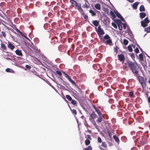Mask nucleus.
I'll use <instances>...</instances> for the list:
<instances>
[{
    "label": "nucleus",
    "mask_w": 150,
    "mask_h": 150,
    "mask_svg": "<svg viewBox=\"0 0 150 150\" xmlns=\"http://www.w3.org/2000/svg\"><path fill=\"white\" fill-rule=\"evenodd\" d=\"M138 66L137 64L132 63V72L134 74V75L136 76L140 83H142L144 82V78L139 76L138 74V71L139 70Z\"/></svg>",
    "instance_id": "1"
},
{
    "label": "nucleus",
    "mask_w": 150,
    "mask_h": 150,
    "mask_svg": "<svg viewBox=\"0 0 150 150\" xmlns=\"http://www.w3.org/2000/svg\"><path fill=\"white\" fill-rule=\"evenodd\" d=\"M95 28L99 38L100 39H102L103 35L105 33L103 29L101 28V26L100 25H99L98 28L96 27Z\"/></svg>",
    "instance_id": "2"
},
{
    "label": "nucleus",
    "mask_w": 150,
    "mask_h": 150,
    "mask_svg": "<svg viewBox=\"0 0 150 150\" xmlns=\"http://www.w3.org/2000/svg\"><path fill=\"white\" fill-rule=\"evenodd\" d=\"M150 22L147 17H146L143 20L141 21V25L144 28L148 25V24Z\"/></svg>",
    "instance_id": "3"
},
{
    "label": "nucleus",
    "mask_w": 150,
    "mask_h": 150,
    "mask_svg": "<svg viewBox=\"0 0 150 150\" xmlns=\"http://www.w3.org/2000/svg\"><path fill=\"white\" fill-rule=\"evenodd\" d=\"M118 59L120 61H123L125 59V57L122 54H120L118 55Z\"/></svg>",
    "instance_id": "4"
},
{
    "label": "nucleus",
    "mask_w": 150,
    "mask_h": 150,
    "mask_svg": "<svg viewBox=\"0 0 150 150\" xmlns=\"http://www.w3.org/2000/svg\"><path fill=\"white\" fill-rule=\"evenodd\" d=\"M8 47L11 50H13L15 48V46L11 42H8Z\"/></svg>",
    "instance_id": "5"
},
{
    "label": "nucleus",
    "mask_w": 150,
    "mask_h": 150,
    "mask_svg": "<svg viewBox=\"0 0 150 150\" xmlns=\"http://www.w3.org/2000/svg\"><path fill=\"white\" fill-rule=\"evenodd\" d=\"M30 47L35 52L38 53L39 52V50L38 49V48L33 45H31Z\"/></svg>",
    "instance_id": "6"
},
{
    "label": "nucleus",
    "mask_w": 150,
    "mask_h": 150,
    "mask_svg": "<svg viewBox=\"0 0 150 150\" xmlns=\"http://www.w3.org/2000/svg\"><path fill=\"white\" fill-rule=\"evenodd\" d=\"M76 4V7L79 10V11L81 10V11L83 12V10L81 8V4L79 3H77L76 2V3H75Z\"/></svg>",
    "instance_id": "7"
},
{
    "label": "nucleus",
    "mask_w": 150,
    "mask_h": 150,
    "mask_svg": "<svg viewBox=\"0 0 150 150\" xmlns=\"http://www.w3.org/2000/svg\"><path fill=\"white\" fill-rule=\"evenodd\" d=\"M5 21H4V22L7 25L11 23V20L7 17H6V18H5Z\"/></svg>",
    "instance_id": "8"
},
{
    "label": "nucleus",
    "mask_w": 150,
    "mask_h": 150,
    "mask_svg": "<svg viewBox=\"0 0 150 150\" xmlns=\"http://www.w3.org/2000/svg\"><path fill=\"white\" fill-rule=\"evenodd\" d=\"M110 38V37L109 36V35L108 34H106L104 36L103 38H102V39H101L102 40L103 42H104L105 41V40H108Z\"/></svg>",
    "instance_id": "9"
},
{
    "label": "nucleus",
    "mask_w": 150,
    "mask_h": 150,
    "mask_svg": "<svg viewBox=\"0 0 150 150\" xmlns=\"http://www.w3.org/2000/svg\"><path fill=\"white\" fill-rule=\"evenodd\" d=\"M116 14L117 16L120 18L122 21H124V18L118 12L116 13Z\"/></svg>",
    "instance_id": "10"
},
{
    "label": "nucleus",
    "mask_w": 150,
    "mask_h": 150,
    "mask_svg": "<svg viewBox=\"0 0 150 150\" xmlns=\"http://www.w3.org/2000/svg\"><path fill=\"white\" fill-rule=\"evenodd\" d=\"M139 4V2H136L135 3H134L132 5V7L134 9H136L137 8V6Z\"/></svg>",
    "instance_id": "11"
},
{
    "label": "nucleus",
    "mask_w": 150,
    "mask_h": 150,
    "mask_svg": "<svg viewBox=\"0 0 150 150\" xmlns=\"http://www.w3.org/2000/svg\"><path fill=\"white\" fill-rule=\"evenodd\" d=\"M99 117L98 119L96 120V122L98 123H100L102 121V117H104V116L103 115H98Z\"/></svg>",
    "instance_id": "12"
},
{
    "label": "nucleus",
    "mask_w": 150,
    "mask_h": 150,
    "mask_svg": "<svg viewBox=\"0 0 150 150\" xmlns=\"http://www.w3.org/2000/svg\"><path fill=\"white\" fill-rule=\"evenodd\" d=\"M90 116L93 119H94L96 118V117L97 116L96 114L94 112H93L91 114Z\"/></svg>",
    "instance_id": "13"
},
{
    "label": "nucleus",
    "mask_w": 150,
    "mask_h": 150,
    "mask_svg": "<svg viewBox=\"0 0 150 150\" xmlns=\"http://www.w3.org/2000/svg\"><path fill=\"white\" fill-rule=\"evenodd\" d=\"M16 53L18 55L21 56L23 55L21 51L19 50H17L15 51Z\"/></svg>",
    "instance_id": "14"
},
{
    "label": "nucleus",
    "mask_w": 150,
    "mask_h": 150,
    "mask_svg": "<svg viewBox=\"0 0 150 150\" xmlns=\"http://www.w3.org/2000/svg\"><path fill=\"white\" fill-rule=\"evenodd\" d=\"M146 13L144 12H141L139 14L140 17L142 19L144 18L146 16Z\"/></svg>",
    "instance_id": "15"
},
{
    "label": "nucleus",
    "mask_w": 150,
    "mask_h": 150,
    "mask_svg": "<svg viewBox=\"0 0 150 150\" xmlns=\"http://www.w3.org/2000/svg\"><path fill=\"white\" fill-rule=\"evenodd\" d=\"M104 42L106 44H109L110 45L112 43V41L110 39V38L109 39V40H107L106 41H105Z\"/></svg>",
    "instance_id": "16"
},
{
    "label": "nucleus",
    "mask_w": 150,
    "mask_h": 150,
    "mask_svg": "<svg viewBox=\"0 0 150 150\" xmlns=\"http://www.w3.org/2000/svg\"><path fill=\"white\" fill-rule=\"evenodd\" d=\"M101 5L99 3L96 4L94 6L98 10H100L101 9Z\"/></svg>",
    "instance_id": "17"
},
{
    "label": "nucleus",
    "mask_w": 150,
    "mask_h": 150,
    "mask_svg": "<svg viewBox=\"0 0 150 150\" xmlns=\"http://www.w3.org/2000/svg\"><path fill=\"white\" fill-rule=\"evenodd\" d=\"M100 66L98 64H94L93 65V68L95 70H98Z\"/></svg>",
    "instance_id": "18"
},
{
    "label": "nucleus",
    "mask_w": 150,
    "mask_h": 150,
    "mask_svg": "<svg viewBox=\"0 0 150 150\" xmlns=\"http://www.w3.org/2000/svg\"><path fill=\"white\" fill-rule=\"evenodd\" d=\"M16 31H17V32L18 33H19L20 34L22 35V36H23V37H24L25 38H27V39H28V38H27L26 36L25 35H24L23 34V33L21 32L18 29L16 28Z\"/></svg>",
    "instance_id": "19"
},
{
    "label": "nucleus",
    "mask_w": 150,
    "mask_h": 150,
    "mask_svg": "<svg viewBox=\"0 0 150 150\" xmlns=\"http://www.w3.org/2000/svg\"><path fill=\"white\" fill-rule=\"evenodd\" d=\"M16 31H17V32L18 33H19L20 34L22 35V36H23V37H24L25 38H27V39H28V38H27L26 36L25 35H24L23 34V33L21 32L18 29L16 28Z\"/></svg>",
    "instance_id": "20"
},
{
    "label": "nucleus",
    "mask_w": 150,
    "mask_h": 150,
    "mask_svg": "<svg viewBox=\"0 0 150 150\" xmlns=\"http://www.w3.org/2000/svg\"><path fill=\"white\" fill-rule=\"evenodd\" d=\"M92 23L96 26H97L99 24V22L96 20L93 21L92 22Z\"/></svg>",
    "instance_id": "21"
},
{
    "label": "nucleus",
    "mask_w": 150,
    "mask_h": 150,
    "mask_svg": "<svg viewBox=\"0 0 150 150\" xmlns=\"http://www.w3.org/2000/svg\"><path fill=\"white\" fill-rule=\"evenodd\" d=\"M110 15L112 16V19H114L115 18L116 16L115 14V13H114V12L112 11H110Z\"/></svg>",
    "instance_id": "22"
},
{
    "label": "nucleus",
    "mask_w": 150,
    "mask_h": 150,
    "mask_svg": "<svg viewBox=\"0 0 150 150\" xmlns=\"http://www.w3.org/2000/svg\"><path fill=\"white\" fill-rule=\"evenodd\" d=\"M139 9L140 11H145V8L143 5L140 6Z\"/></svg>",
    "instance_id": "23"
},
{
    "label": "nucleus",
    "mask_w": 150,
    "mask_h": 150,
    "mask_svg": "<svg viewBox=\"0 0 150 150\" xmlns=\"http://www.w3.org/2000/svg\"><path fill=\"white\" fill-rule=\"evenodd\" d=\"M1 48L3 49V50H6V47L5 45L3 43L1 44Z\"/></svg>",
    "instance_id": "24"
},
{
    "label": "nucleus",
    "mask_w": 150,
    "mask_h": 150,
    "mask_svg": "<svg viewBox=\"0 0 150 150\" xmlns=\"http://www.w3.org/2000/svg\"><path fill=\"white\" fill-rule=\"evenodd\" d=\"M6 71L7 72L14 73V71L13 70L9 68H7L6 69Z\"/></svg>",
    "instance_id": "25"
},
{
    "label": "nucleus",
    "mask_w": 150,
    "mask_h": 150,
    "mask_svg": "<svg viewBox=\"0 0 150 150\" xmlns=\"http://www.w3.org/2000/svg\"><path fill=\"white\" fill-rule=\"evenodd\" d=\"M133 42L134 43L135 45L132 44V47H133L134 49L135 48V46L136 44L137 43L136 41L134 39L132 38V42Z\"/></svg>",
    "instance_id": "26"
},
{
    "label": "nucleus",
    "mask_w": 150,
    "mask_h": 150,
    "mask_svg": "<svg viewBox=\"0 0 150 150\" xmlns=\"http://www.w3.org/2000/svg\"><path fill=\"white\" fill-rule=\"evenodd\" d=\"M113 137L116 142H119V139L117 136H116V135H114L113 136Z\"/></svg>",
    "instance_id": "27"
},
{
    "label": "nucleus",
    "mask_w": 150,
    "mask_h": 150,
    "mask_svg": "<svg viewBox=\"0 0 150 150\" xmlns=\"http://www.w3.org/2000/svg\"><path fill=\"white\" fill-rule=\"evenodd\" d=\"M67 79L72 84L74 85H76V84L75 81H73V80L70 77H69Z\"/></svg>",
    "instance_id": "28"
},
{
    "label": "nucleus",
    "mask_w": 150,
    "mask_h": 150,
    "mask_svg": "<svg viewBox=\"0 0 150 150\" xmlns=\"http://www.w3.org/2000/svg\"><path fill=\"white\" fill-rule=\"evenodd\" d=\"M67 79L72 84L74 85H76V84L75 81H73V80L70 77H69Z\"/></svg>",
    "instance_id": "29"
},
{
    "label": "nucleus",
    "mask_w": 150,
    "mask_h": 150,
    "mask_svg": "<svg viewBox=\"0 0 150 150\" xmlns=\"http://www.w3.org/2000/svg\"><path fill=\"white\" fill-rule=\"evenodd\" d=\"M67 79L72 84L74 85H76V84L75 81H73V80L70 77H69Z\"/></svg>",
    "instance_id": "30"
},
{
    "label": "nucleus",
    "mask_w": 150,
    "mask_h": 150,
    "mask_svg": "<svg viewBox=\"0 0 150 150\" xmlns=\"http://www.w3.org/2000/svg\"><path fill=\"white\" fill-rule=\"evenodd\" d=\"M67 79L72 84L74 85H76V84L75 81H73V80L70 77H69Z\"/></svg>",
    "instance_id": "31"
},
{
    "label": "nucleus",
    "mask_w": 150,
    "mask_h": 150,
    "mask_svg": "<svg viewBox=\"0 0 150 150\" xmlns=\"http://www.w3.org/2000/svg\"><path fill=\"white\" fill-rule=\"evenodd\" d=\"M89 12L91 13L92 16H95L96 15V13L92 10H90L89 11Z\"/></svg>",
    "instance_id": "32"
},
{
    "label": "nucleus",
    "mask_w": 150,
    "mask_h": 150,
    "mask_svg": "<svg viewBox=\"0 0 150 150\" xmlns=\"http://www.w3.org/2000/svg\"><path fill=\"white\" fill-rule=\"evenodd\" d=\"M144 31L148 33L150 32V26L147 27L144 29Z\"/></svg>",
    "instance_id": "33"
},
{
    "label": "nucleus",
    "mask_w": 150,
    "mask_h": 150,
    "mask_svg": "<svg viewBox=\"0 0 150 150\" xmlns=\"http://www.w3.org/2000/svg\"><path fill=\"white\" fill-rule=\"evenodd\" d=\"M90 143V141L88 139H86L85 141V144L86 145L88 146Z\"/></svg>",
    "instance_id": "34"
},
{
    "label": "nucleus",
    "mask_w": 150,
    "mask_h": 150,
    "mask_svg": "<svg viewBox=\"0 0 150 150\" xmlns=\"http://www.w3.org/2000/svg\"><path fill=\"white\" fill-rule=\"evenodd\" d=\"M66 97L69 101H70L72 100V98L69 95H66Z\"/></svg>",
    "instance_id": "35"
},
{
    "label": "nucleus",
    "mask_w": 150,
    "mask_h": 150,
    "mask_svg": "<svg viewBox=\"0 0 150 150\" xmlns=\"http://www.w3.org/2000/svg\"><path fill=\"white\" fill-rule=\"evenodd\" d=\"M96 111L98 114V115H102L100 110L98 109V108L96 110Z\"/></svg>",
    "instance_id": "36"
},
{
    "label": "nucleus",
    "mask_w": 150,
    "mask_h": 150,
    "mask_svg": "<svg viewBox=\"0 0 150 150\" xmlns=\"http://www.w3.org/2000/svg\"><path fill=\"white\" fill-rule=\"evenodd\" d=\"M139 57L141 60H143L144 59V57L142 54H139Z\"/></svg>",
    "instance_id": "37"
},
{
    "label": "nucleus",
    "mask_w": 150,
    "mask_h": 150,
    "mask_svg": "<svg viewBox=\"0 0 150 150\" xmlns=\"http://www.w3.org/2000/svg\"><path fill=\"white\" fill-rule=\"evenodd\" d=\"M101 146L104 148H106L107 147V144L105 142H102L101 144Z\"/></svg>",
    "instance_id": "38"
},
{
    "label": "nucleus",
    "mask_w": 150,
    "mask_h": 150,
    "mask_svg": "<svg viewBox=\"0 0 150 150\" xmlns=\"http://www.w3.org/2000/svg\"><path fill=\"white\" fill-rule=\"evenodd\" d=\"M71 104H72L73 105H75L76 104L77 102L76 101L74 100H71Z\"/></svg>",
    "instance_id": "39"
},
{
    "label": "nucleus",
    "mask_w": 150,
    "mask_h": 150,
    "mask_svg": "<svg viewBox=\"0 0 150 150\" xmlns=\"http://www.w3.org/2000/svg\"><path fill=\"white\" fill-rule=\"evenodd\" d=\"M128 43V40L126 39L123 40V43L125 45H127Z\"/></svg>",
    "instance_id": "40"
},
{
    "label": "nucleus",
    "mask_w": 150,
    "mask_h": 150,
    "mask_svg": "<svg viewBox=\"0 0 150 150\" xmlns=\"http://www.w3.org/2000/svg\"><path fill=\"white\" fill-rule=\"evenodd\" d=\"M119 20V21L121 23V25L122 24L123 25L124 29H125L126 28V24H125V23H122L120 20Z\"/></svg>",
    "instance_id": "41"
},
{
    "label": "nucleus",
    "mask_w": 150,
    "mask_h": 150,
    "mask_svg": "<svg viewBox=\"0 0 150 150\" xmlns=\"http://www.w3.org/2000/svg\"><path fill=\"white\" fill-rule=\"evenodd\" d=\"M71 111L72 113L73 114L76 115L77 114V112L75 109H73L71 110Z\"/></svg>",
    "instance_id": "42"
},
{
    "label": "nucleus",
    "mask_w": 150,
    "mask_h": 150,
    "mask_svg": "<svg viewBox=\"0 0 150 150\" xmlns=\"http://www.w3.org/2000/svg\"><path fill=\"white\" fill-rule=\"evenodd\" d=\"M92 147L91 146H88L87 147L84 149V150H92Z\"/></svg>",
    "instance_id": "43"
},
{
    "label": "nucleus",
    "mask_w": 150,
    "mask_h": 150,
    "mask_svg": "<svg viewBox=\"0 0 150 150\" xmlns=\"http://www.w3.org/2000/svg\"><path fill=\"white\" fill-rule=\"evenodd\" d=\"M82 7L84 8H87L89 7V5L87 4L86 3H85L84 4H83V5Z\"/></svg>",
    "instance_id": "44"
},
{
    "label": "nucleus",
    "mask_w": 150,
    "mask_h": 150,
    "mask_svg": "<svg viewBox=\"0 0 150 150\" xmlns=\"http://www.w3.org/2000/svg\"><path fill=\"white\" fill-rule=\"evenodd\" d=\"M118 49L119 48L117 46H116L114 48V51L116 52V54H117V51Z\"/></svg>",
    "instance_id": "45"
},
{
    "label": "nucleus",
    "mask_w": 150,
    "mask_h": 150,
    "mask_svg": "<svg viewBox=\"0 0 150 150\" xmlns=\"http://www.w3.org/2000/svg\"><path fill=\"white\" fill-rule=\"evenodd\" d=\"M82 15L83 16L84 18L85 19H88V16L86 15L83 12V13L82 14Z\"/></svg>",
    "instance_id": "46"
},
{
    "label": "nucleus",
    "mask_w": 150,
    "mask_h": 150,
    "mask_svg": "<svg viewBox=\"0 0 150 150\" xmlns=\"http://www.w3.org/2000/svg\"><path fill=\"white\" fill-rule=\"evenodd\" d=\"M112 25L115 28L117 29V25L115 23H112Z\"/></svg>",
    "instance_id": "47"
},
{
    "label": "nucleus",
    "mask_w": 150,
    "mask_h": 150,
    "mask_svg": "<svg viewBox=\"0 0 150 150\" xmlns=\"http://www.w3.org/2000/svg\"><path fill=\"white\" fill-rule=\"evenodd\" d=\"M98 142L99 143H100L102 142L101 139L100 137H98Z\"/></svg>",
    "instance_id": "48"
},
{
    "label": "nucleus",
    "mask_w": 150,
    "mask_h": 150,
    "mask_svg": "<svg viewBox=\"0 0 150 150\" xmlns=\"http://www.w3.org/2000/svg\"><path fill=\"white\" fill-rule=\"evenodd\" d=\"M1 33L2 34V35H3V36L5 38L6 36V34L5 32L4 31H2Z\"/></svg>",
    "instance_id": "49"
},
{
    "label": "nucleus",
    "mask_w": 150,
    "mask_h": 150,
    "mask_svg": "<svg viewBox=\"0 0 150 150\" xmlns=\"http://www.w3.org/2000/svg\"><path fill=\"white\" fill-rule=\"evenodd\" d=\"M127 49L129 51L131 52V45H129L127 47Z\"/></svg>",
    "instance_id": "50"
},
{
    "label": "nucleus",
    "mask_w": 150,
    "mask_h": 150,
    "mask_svg": "<svg viewBox=\"0 0 150 150\" xmlns=\"http://www.w3.org/2000/svg\"><path fill=\"white\" fill-rule=\"evenodd\" d=\"M56 72L57 74H58L59 76H61L62 75V73L60 71H57Z\"/></svg>",
    "instance_id": "51"
},
{
    "label": "nucleus",
    "mask_w": 150,
    "mask_h": 150,
    "mask_svg": "<svg viewBox=\"0 0 150 150\" xmlns=\"http://www.w3.org/2000/svg\"><path fill=\"white\" fill-rule=\"evenodd\" d=\"M118 28L120 30H122V25H120V24H118Z\"/></svg>",
    "instance_id": "52"
},
{
    "label": "nucleus",
    "mask_w": 150,
    "mask_h": 150,
    "mask_svg": "<svg viewBox=\"0 0 150 150\" xmlns=\"http://www.w3.org/2000/svg\"><path fill=\"white\" fill-rule=\"evenodd\" d=\"M25 67L28 70L30 69L31 68V67L28 65H26Z\"/></svg>",
    "instance_id": "53"
},
{
    "label": "nucleus",
    "mask_w": 150,
    "mask_h": 150,
    "mask_svg": "<svg viewBox=\"0 0 150 150\" xmlns=\"http://www.w3.org/2000/svg\"><path fill=\"white\" fill-rule=\"evenodd\" d=\"M141 84L142 85V87H146V83L144 81L142 83H141Z\"/></svg>",
    "instance_id": "54"
},
{
    "label": "nucleus",
    "mask_w": 150,
    "mask_h": 150,
    "mask_svg": "<svg viewBox=\"0 0 150 150\" xmlns=\"http://www.w3.org/2000/svg\"><path fill=\"white\" fill-rule=\"evenodd\" d=\"M134 49L135 52L136 53H138L139 52V50L137 47L135 49V48Z\"/></svg>",
    "instance_id": "55"
},
{
    "label": "nucleus",
    "mask_w": 150,
    "mask_h": 150,
    "mask_svg": "<svg viewBox=\"0 0 150 150\" xmlns=\"http://www.w3.org/2000/svg\"><path fill=\"white\" fill-rule=\"evenodd\" d=\"M86 137H86V138H88L90 140H91V138L90 135L87 134L86 135Z\"/></svg>",
    "instance_id": "56"
},
{
    "label": "nucleus",
    "mask_w": 150,
    "mask_h": 150,
    "mask_svg": "<svg viewBox=\"0 0 150 150\" xmlns=\"http://www.w3.org/2000/svg\"><path fill=\"white\" fill-rule=\"evenodd\" d=\"M63 74H64V75L65 77L67 78V79H68L69 76L66 73H65V72H64Z\"/></svg>",
    "instance_id": "57"
},
{
    "label": "nucleus",
    "mask_w": 150,
    "mask_h": 150,
    "mask_svg": "<svg viewBox=\"0 0 150 150\" xmlns=\"http://www.w3.org/2000/svg\"><path fill=\"white\" fill-rule=\"evenodd\" d=\"M93 108L95 110L98 109L94 105H93Z\"/></svg>",
    "instance_id": "58"
},
{
    "label": "nucleus",
    "mask_w": 150,
    "mask_h": 150,
    "mask_svg": "<svg viewBox=\"0 0 150 150\" xmlns=\"http://www.w3.org/2000/svg\"><path fill=\"white\" fill-rule=\"evenodd\" d=\"M99 148L101 150H108L107 149H104L100 146L99 147Z\"/></svg>",
    "instance_id": "59"
},
{
    "label": "nucleus",
    "mask_w": 150,
    "mask_h": 150,
    "mask_svg": "<svg viewBox=\"0 0 150 150\" xmlns=\"http://www.w3.org/2000/svg\"><path fill=\"white\" fill-rule=\"evenodd\" d=\"M129 96L130 97V98H131V91L129 92Z\"/></svg>",
    "instance_id": "60"
},
{
    "label": "nucleus",
    "mask_w": 150,
    "mask_h": 150,
    "mask_svg": "<svg viewBox=\"0 0 150 150\" xmlns=\"http://www.w3.org/2000/svg\"><path fill=\"white\" fill-rule=\"evenodd\" d=\"M70 2H71L72 1L74 2L75 3H76V1L74 0H70Z\"/></svg>",
    "instance_id": "61"
},
{
    "label": "nucleus",
    "mask_w": 150,
    "mask_h": 150,
    "mask_svg": "<svg viewBox=\"0 0 150 150\" xmlns=\"http://www.w3.org/2000/svg\"><path fill=\"white\" fill-rule=\"evenodd\" d=\"M129 65L130 69H131V63H129Z\"/></svg>",
    "instance_id": "62"
},
{
    "label": "nucleus",
    "mask_w": 150,
    "mask_h": 150,
    "mask_svg": "<svg viewBox=\"0 0 150 150\" xmlns=\"http://www.w3.org/2000/svg\"><path fill=\"white\" fill-rule=\"evenodd\" d=\"M148 100L149 102L150 103V96L148 98Z\"/></svg>",
    "instance_id": "63"
},
{
    "label": "nucleus",
    "mask_w": 150,
    "mask_h": 150,
    "mask_svg": "<svg viewBox=\"0 0 150 150\" xmlns=\"http://www.w3.org/2000/svg\"><path fill=\"white\" fill-rule=\"evenodd\" d=\"M136 141L135 140H134V143H133L134 144H136Z\"/></svg>",
    "instance_id": "64"
}]
</instances>
